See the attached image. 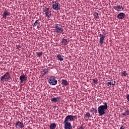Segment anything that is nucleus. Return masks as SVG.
I'll return each instance as SVG.
<instances>
[{
  "label": "nucleus",
  "instance_id": "obj_1",
  "mask_svg": "<svg viewBox=\"0 0 129 129\" xmlns=\"http://www.w3.org/2000/svg\"><path fill=\"white\" fill-rule=\"evenodd\" d=\"M73 115H69L67 116L64 120V129H72V126L71 123L70 121H73L74 120Z\"/></svg>",
  "mask_w": 129,
  "mask_h": 129
},
{
  "label": "nucleus",
  "instance_id": "obj_2",
  "mask_svg": "<svg viewBox=\"0 0 129 129\" xmlns=\"http://www.w3.org/2000/svg\"><path fill=\"white\" fill-rule=\"evenodd\" d=\"M103 104L99 106L98 108V111L100 116L104 115L105 110L108 108V106L106 102H104Z\"/></svg>",
  "mask_w": 129,
  "mask_h": 129
},
{
  "label": "nucleus",
  "instance_id": "obj_3",
  "mask_svg": "<svg viewBox=\"0 0 129 129\" xmlns=\"http://www.w3.org/2000/svg\"><path fill=\"white\" fill-rule=\"evenodd\" d=\"M54 30L58 35L64 34V29L62 28L59 24H55L53 27Z\"/></svg>",
  "mask_w": 129,
  "mask_h": 129
},
{
  "label": "nucleus",
  "instance_id": "obj_4",
  "mask_svg": "<svg viewBox=\"0 0 129 129\" xmlns=\"http://www.w3.org/2000/svg\"><path fill=\"white\" fill-rule=\"evenodd\" d=\"M10 77H11L10 73L9 72H7L4 75L1 77V80L3 82H5V81H9Z\"/></svg>",
  "mask_w": 129,
  "mask_h": 129
},
{
  "label": "nucleus",
  "instance_id": "obj_5",
  "mask_svg": "<svg viewBox=\"0 0 129 129\" xmlns=\"http://www.w3.org/2000/svg\"><path fill=\"white\" fill-rule=\"evenodd\" d=\"M52 9H53L54 11H59V10H60V6H59L57 1L52 2Z\"/></svg>",
  "mask_w": 129,
  "mask_h": 129
},
{
  "label": "nucleus",
  "instance_id": "obj_6",
  "mask_svg": "<svg viewBox=\"0 0 129 129\" xmlns=\"http://www.w3.org/2000/svg\"><path fill=\"white\" fill-rule=\"evenodd\" d=\"M57 83V80L55 79L53 77L50 78L48 80V83L50 85H56Z\"/></svg>",
  "mask_w": 129,
  "mask_h": 129
},
{
  "label": "nucleus",
  "instance_id": "obj_7",
  "mask_svg": "<svg viewBox=\"0 0 129 129\" xmlns=\"http://www.w3.org/2000/svg\"><path fill=\"white\" fill-rule=\"evenodd\" d=\"M105 38V34H100V40H99L100 45H103Z\"/></svg>",
  "mask_w": 129,
  "mask_h": 129
},
{
  "label": "nucleus",
  "instance_id": "obj_8",
  "mask_svg": "<svg viewBox=\"0 0 129 129\" xmlns=\"http://www.w3.org/2000/svg\"><path fill=\"white\" fill-rule=\"evenodd\" d=\"M113 9L117 11V12H122L123 11L124 8L122 7V6L118 5L117 6H114Z\"/></svg>",
  "mask_w": 129,
  "mask_h": 129
},
{
  "label": "nucleus",
  "instance_id": "obj_9",
  "mask_svg": "<svg viewBox=\"0 0 129 129\" xmlns=\"http://www.w3.org/2000/svg\"><path fill=\"white\" fill-rule=\"evenodd\" d=\"M15 126L17 128H23V127H24L25 125H24L23 122L18 121V122H16Z\"/></svg>",
  "mask_w": 129,
  "mask_h": 129
},
{
  "label": "nucleus",
  "instance_id": "obj_10",
  "mask_svg": "<svg viewBox=\"0 0 129 129\" xmlns=\"http://www.w3.org/2000/svg\"><path fill=\"white\" fill-rule=\"evenodd\" d=\"M124 17H125V14L123 13H120L117 16V19H119V20H122L124 19Z\"/></svg>",
  "mask_w": 129,
  "mask_h": 129
},
{
  "label": "nucleus",
  "instance_id": "obj_11",
  "mask_svg": "<svg viewBox=\"0 0 129 129\" xmlns=\"http://www.w3.org/2000/svg\"><path fill=\"white\" fill-rule=\"evenodd\" d=\"M19 79L20 80V84H22L24 81L27 80V77L25 75H21L20 76Z\"/></svg>",
  "mask_w": 129,
  "mask_h": 129
},
{
  "label": "nucleus",
  "instance_id": "obj_12",
  "mask_svg": "<svg viewBox=\"0 0 129 129\" xmlns=\"http://www.w3.org/2000/svg\"><path fill=\"white\" fill-rule=\"evenodd\" d=\"M51 102H55L59 103V102L60 101V98L58 97H53L51 99Z\"/></svg>",
  "mask_w": 129,
  "mask_h": 129
},
{
  "label": "nucleus",
  "instance_id": "obj_13",
  "mask_svg": "<svg viewBox=\"0 0 129 129\" xmlns=\"http://www.w3.org/2000/svg\"><path fill=\"white\" fill-rule=\"evenodd\" d=\"M61 43L62 46H66L68 44V40L65 38H62Z\"/></svg>",
  "mask_w": 129,
  "mask_h": 129
},
{
  "label": "nucleus",
  "instance_id": "obj_14",
  "mask_svg": "<svg viewBox=\"0 0 129 129\" xmlns=\"http://www.w3.org/2000/svg\"><path fill=\"white\" fill-rule=\"evenodd\" d=\"M61 84L64 86H68V85H69V83H68L67 80L63 79L61 80Z\"/></svg>",
  "mask_w": 129,
  "mask_h": 129
},
{
  "label": "nucleus",
  "instance_id": "obj_15",
  "mask_svg": "<svg viewBox=\"0 0 129 129\" xmlns=\"http://www.w3.org/2000/svg\"><path fill=\"white\" fill-rule=\"evenodd\" d=\"M56 58L58 61H60V62H62L64 60V58H63L60 54H56Z\"/></svg>",
  "mask_w": 129,
  "mask_h": 129
},
{
  "label": "nucleus",
  "instance_id": "obj_16",
  "mask_svg": "<svg viewBox=\"0 0 129 129\" xmlns=\"http://www.w3.org/2000/svg\"><path fill=\"white\" fill-rule=\"evenodd\" d=\"M9 15H10V14L9 13V12H8V11L4 12L3 14V18L5 19V20H6V19H7V17H8V16H9Z\"/></svg>",
  "mask_w": 129,
  "mask_h": 129
},
{
  "label": "nucleus",
  "instance_id": "obj_17",
  "mask_svg": "<svg viewBox=\"0 0 129 129\" xmlns=\"http://www.w3.org/2000/svg\"><path fill=\"white\" fill-rule=\"evenodd\" d=\"M45 16L46 18H51V17H52V13H51V11H48V12L45 13Z\"/></svg>",
  "mask_w": 129,
  "mask_h": 129
},
{
  "label": "nucleus",
  "instance_id": "obj_18",
  "mask_svg": "<svg viewBox=\"0 0 129 129\" xmlns=\"http://www.w3.org/2000/svg\"><path fill=\"white\" fill-rule=\"evenodd\" d=\"M85 118H89V117H91L90 113L89 112H87L84 115Z\"/></svg>",
  "mask_w": 129,
  "mask_h": 129
},
{
  "label": "nucleus",
  "instance_id": "obj_19",
  "mask_svg": "<svg viewBox=\"0 0 129 129\" xmlns=\"http://www.w3.org/2000/svg\"><path fill=\"white\" fill-rule=\"evenodd\" d=\"M49 128H50V129L56 128V124L55 123H52L51 124H50Z\"/></svg>",
  "mask_w": 129,
  "mask_h": 129
},
{
  "label": "nucleus",
  "instance_id": "obj_20",
  "mask_svg": "<svg viewBox=\"0 0 129 129\" xmlns=\"http://www.w3.org/2000/svg\"><path fill=\"white\" fill-rule=\"evenodd\" d=\"M48 69L43 70V71L41 72L42 76H44L47 73V72H48Z\"/></svg>",
  "mask_w": 129,
  "mask_h": 129
},
{
  "label": "nucleus",
  "instance_id": "obj_21",
  "mask_svg": "<svg viewBox=\"0 0 129 129\" xmlns=\"http://www.w3.org/2000/svg\"><path fill=\"white\" fill-rule=\"evenodd\" d=\"M38 24H40V20L39 19L35 21V23H34L33 27H36V26H38Z\"/></svg>",
  "mask_w": 129,
  "mask_h": 129
},
{
  "label": "nucleus",
  "instance_id": "obj_22",
  "mask_svg": "<svg viewBox=\"0 0 129 129\" xmlns=\"http://www.w3.org/2000/svg\"><path fill=\"white\" fill-rule=\"evenodd\" d=\"M49 11H50V8H44L43 9L44 13H48Z\"/></svg>",
  "mask_w": 129,
  "mask_h": 129
},
{
  "label": "nucleus",
  "instance_id": "obj_23",
  "mask_svg": "<svg viewBox=\"0 0 129 129\" xmlns=\"http://www.w3.org/2000/svg\"><path fill=\"white\" fill-rule=\"evenodd\" d=\"M121 74L122 76H124L125 77H126V76L127 75V73L125 71L121 72Z\"/></svg>",
  "mask_w": 129,
  "mask_h": 129
},
{
  "label": "nucleus",
  "instance_id": "obj_24",
  "mask_svg": "<svg viewBox=\"0 0 129 129\" xmlns=\"http://www.w3.org/2000/svg\"><path fill=\"white\" fill-rule=\"evenodd\" d=\"M106 85H107V86H108L109 87H112V86H111L112 85V83H111V81L107 82L106 83Z\"/></svg>",
  "mask_w": 129,
  "mask_h": 129
},
{
  "label": "nucleus",
  "instance_id": "obj_25",
  "mask_svg": "<svg viewBox=\"0 0 129 129\" xmlns=\"http://www.w3.org/2000/svg\"><path fill=\"white\" fill-rule=\"evenodd\" d=\"M94 18L95 19H99V16H98V13H97V12L94 13Z\"/></svg>",
  "mask_w": 129,
  "mask_h": 129
},
{
  "label": "nucleus",
  "instance_id": "obj_26",
  "mask_svg": "<svg viewBox=\"0 0 129 129\" xmlns=\"http://www.w3.org/2000/svg\"><path fill=\"white\" fill-rule=\"evenodd\" d=\"M36 54L37 56H38V57H41V56L43 55V52L42 51L38 52L36 53Z\"/></svg>",
  "mask_w": 129,
  "mask_h": 129
},
{
  "label": "nucleus",
  "instance_id": "obj_27",
  "mask_svg": "<svg viewBox=\"0 0 129 129\" xmlns=\"http://www.w3.org/2000/svg\"><path fill=\"white\" fill-rule=\"evenodd\" d=\"M111 81L112 85H113V86H114V85H115V81H114L113 80H111Z\"/></svg>",
  "mask_w": 129,
  "mask_h": 129
},
{
  "label": "nucleus",
  "instance_id": "obj_28",
  "mask_svg": "<svg viewBox=\"0 0 129 129\" xmlns=\"http://www.w3.org/2000/svg\"><path fill=\"white\" fill-rule=\"evenodd\" d=\"M93 83H95V84H97L98 81H97V80L93 79Z\"/></svg>",
  "mask_w": 129,
  "mask_h": 129
},
{
  "label": "nucleus",
  "instance_id": "obj_29",
  "mask_svg": "<svg viewBox=\"0 0 129 129\" xmlns=\"http://www.w3.org/2000/svg\"><path fill=\"white\" fill-rule=\"evenodd\" d=\"M92 109L94 110L95 113H97V109H96L95 108H92Z\"/></svg>",
  "mask_w": 129,
  "mask_h": 129
},
{
  "label": "nucleus",
  "instance_id": "obj_30",
  "mask_svg": "<svg viewBox=\"0 0 129 129\" xmlns=\"http://www.w3.org/2000/svg\"><path fill=\"white\" fill-rule=\"evenodd\" d=\"M125 112L126 113V115H129V110H125Z\"/></svg>",
  "mask_w": 129,
  "mask_h": 129
},
{
  "label": "nucleus",
  "instance_id": "obj_31",
  "mask_svg": "<svg viewBox=\"0 0 129 129\" xmlns=\"http://www.w3.org/2000/svg\"><path fill=\"white\" fill-rule=\"evenodd\" d=\"M125 128V127L123 125H121V127H120V129H124Z\"/></svg>",
  "mask_w": 129,
  "mask_h": 129
},
{
  "label": "nucleus",
  "instance_id": "obj_32",
  "mask_svg": "<svg viewBox=\"0 0 129 129\" xmlns=\"http://www.w3.org/2000/svg\"><path fill=\"white\" fill-rule=\"evenodd\" d=\"M126 99H127V101H128V102H129V94L127 95V96H126Z\"/></svg>",
  "mask_w": 129,
  "mask_h": 129
},
{
  "label": "nucleus",
  "instance_id": "obj_33",
  "mask_svg": "<svg viewBox=\"0 0 129 129\" xmlns=\"http://www.w3.org/2000/svg\"><path fill=\"white\" fill-rule=\"evenodd\" d=\"M122 115H124V116L126 115V114L125 113H125H122Z\"/></svg>",
  "mask_w": 129,
  "mask_h": 129
},
{
  "label": "nucleus",
  "instance_id": "obj_34",
  "mask_svg": "<svg viewBox=\"0 0 129 129\" xmlns=\"http://www.w3.org/2000/svg\"><path fill=\"white\" fill-rule=\"evenodd\" d=\"M79 129H84V128H83V126H82L80 127Z\"/></svg>",
  "mask_w": 129,
  "mask_h": 129
}]
</instances>
